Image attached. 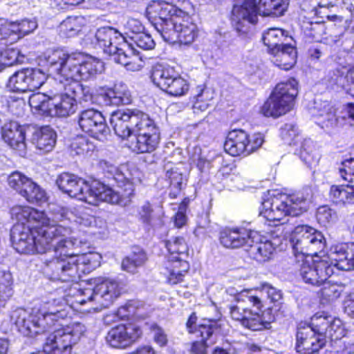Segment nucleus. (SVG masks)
Here are the masks:
<instances>
[{
    "mask_svg": "<svg viewBox=\"0 0 354 354\" xmlns=\"http://www.w3.org/2000/svg\"><path fill=\"white\" fill-rule=\"evenodd\" d=\"M81 201L93 206L106 201L111 196V188L97 179L86 180Z\"/></svg>",
    "mask_w": 354,
    "mask_h": 354,
    "instance_id": "24",
    "label": "nucleus"
},
{
    "mask_svg": "<svg viewBox=\"0 0 354 354\" xmlns=\"http://www.w3.org/2000/svg\"><path fill=\"white\" fill-rule=\"evenodd\" d=\"M137 218L138 221L145 226L151 227L155 219V212L153 204L149 201H145L137 211Z\"/></svg>",
    "mask_w": 354,
    "mask_h": 354,
    "instance_id": "51",
    "label": "nucleus"
},
{
    "mask_svg": "<svg viewBox=\"0 0 354 354\" xmlns=\"http://www.w3.org/2000/svg\"><path fill=\"white\" fill-rule=\"evenodd\" d=\"M198 317L196 312H192L188 317L185 323V326L189 334H198L200 333L201 326H210L212 329L220 328L222 326L227 325V322L222 319L218 318H207L204 317L201 319V322L196 324Z\"/></svg>",
    "mask_w": 354,
    "mask_h": 354,
    "instance_id": "33",
    "label": "nucleus"
},
{
    "mask_svg": "<svg viewBox=\"0 0 354 354\" xmlns=\"http://www.w3.org/2000/svg\"><path fill=\"white\" fill-rule=\"evenodd\" d=\"M8 186L28 203H41L47 200L45 191L32 178L19 171L11 172L7 178Z\"/></svg>",
    "mask_w": 354,
    "mask_h": 354,
    "instance_id": "14",
    "label": "nucleus"
},
{
    "mask_svg": "<svg viewBox=\"0 0 354 354\" xmlns=\"http://www.w3.org/2000/svg\"><path fill=\"white\" fill-rule=\"evenodd\" d=\"M113 178L115 183L112 186V204L121 207L129 205L136 194L134 183L119 169H116Z\"/></svg>",
    "mask_w": 354,
    "mask_h": 354,
    "instance_id": "19",
    "label": "nucleus"
},
{
    "mask_svg": "<svg viewBox=\"0 0 354 354\" xmlns=\"http://www.w3.org/2000/svg\"><path fill=\"white\" fill-rule=\"evenodd\" d=\"M328 196L331 201L336 205L354 204V186L346 185H333L330 187Z\"/></svg>",
    "mask_w": 354,
    "mask_h": 354,
    "instance_id": "35",
    "label": "nucleus"
},
{
    "mask_svg": "<svg viewBox=\"0 0 354 354\" xmlns=\"http://www.w3.org/2000/svg\"><path fill=\"white\" fill-rule=\"evenodd\" d=\"M233 6L230 14L232 26L239 32H245V22L256 24L258 15L282 16L288 6V0H232Z\"/></svg>",
    "mask_w": 354,
    "mask_h": 354,
    "instance_id": "5",
    "label": "nucleus"
},
{
    "mask_svg": "<svg viewBox=\"0 0 354 354\" xmlns=\"http://www.w3.org/2000/svg\"><path fill=\"white\" fill-rule=\"evenodd\" d=\"M70 148L76 155H84L95 150V146L84 136H77L71 140Z\"/></svg>",
    "mask_w": 354,
    "mask_h": 354,
    "instance_id": "48",
    "label": "nucleus"
},
{
    "mask_svg": "<svg viewBox=\"0 0 354 354\" xmlns=\"http://www.w3.org/2000/svg\"><path fill=\"white\" fill-rule=\"evenodd\" d=\"M109 283H111V281L106 279L101 282L97 283L93 289H85L84 291L91 292V295L88 297L87 300H96L99 303L101 309L108 308L110 304L109 299H105L104 301L102 299L105 296H109Z\"/></svg>",
    "mask_w": 354,
    "mask_h": 354,
    "instance_id": "39",
    "label": "nucleus"
},
{
    "mask_svg": "<svg viewBox=\"0 0 354 354\" xmlns=\"http://www.w3.org/2000/svg\"><path fill=\"white\" fill-rule=\"evenodd\" d=\"M165 177L169 183V197L175 199L180 195L183 189L184 176L178 168L172 167L167 171Z\"/></svg>",
    "mask_w": 354,
    "mask_h": 354,
    "instance_id": "38",
    "label": "nucleus"
},
{
    "mask_svg": "<svg viewBox=\"0 0 354 354\" xmlns=\"http://www.w3.org/2000/svg\"><path fill=\"white\" fill-rule=\"evenodd\" d=\"M336 73L337 79L342 81V86H349L346 93L354 99V64L337 68Z\"/></svg>",
    "mask_w": 354,
    "mask_h": 354,
    "instance_id": "46",
    "label": "nucleus"
},
{
    "mask_svg": "<svg viewBox=\"0 0 354 354\" xmlns=\"http://www.w3.org/2000/svg\"><path fill=\"white\" fill-rule=\"evenodd\" d=\"M265 142L261 132L250 133L236 128L229 131L224 142L225 151L233 157H248L257 152Z\"/></svg>",
    "mask_w": 354,
    "mask_h": 354,
    "instance_id": "9",
    "label": "nucleus"
},
{
    "mask_svg": "<svg viewBox=\"0 0 354 354\" xmlns=\"http://www.w3.org/2000/svg\"><path fill=\"white\" fill-rule=\"evenodd\" d=\"M130 45L127 42L126 37L118 30L112 27V47L115 50L118 48H128Z\"/></svg>",
    "mask_w": 354,
    "mask_h": 354,
    "instance_id": "64",
    "label": "nucleus"
},
{
    "mask_svg": "<svg viewBox=\"0 0 354 354\" xmlns=\"http://www.w3.org/2000/svg\"><path fill=\"white\" fill-rule=\"evenodd\" d=\"M252 234L243 226L225 227L220 232L219 240L225 248L237 249L248 245Z\"/></svg>",
    "mask_w": 354,
    "mask_h": 354,
    "instance_id": "22",
    "label": "nucleus"
},
{
    "mask_svg": "<svg viewBox=\"0 0 354 354\" xmlns=\"http://www.w3.org/2000/svg\"><path fill=\"white\" fill-rule=\"evenodd\" d=\"M131 101V95L127 85L122 82H115L112 86V106L127 105Z\"/></svg>",
    "mask_w": 354,
    "mask_h": 354,
    "instance_id": "44",
    "label": "nucleus"
},
{
    "mask_svg": "<svg viewBox=\"0 0 354 354\" xmlns=\"http://www.w3.org/2000/svg\"><path fill=\"white\" fill-rule=\"evenodd\" d=\"M288 37V32L283 29L272 28L264 32L262 40L265 46L268 47L270 54L277 52L278 49L286 45V40Z\"/></svg>",
    "mask_w": 354,
    "mask_h": 354,
    "instance_id": "34",
    "label": "nucleus"
},
{
    "mask_svg": "<svg viewBox=\"0 0 354 354\" xmlns=\"http://www.w3.org/2000/svg\"><path fill=\"white\" fill-rule=\"evenodd\" d=\"M342 167L339 169L342 178L348 183H354V158L342 162Z\"/></svg>",
    "mask_w": 354,
    "mask_h": 354,
    "instance_id": "59",
    "label": "nucleus"
},
{
    "mask_svg": "<svg viewBox=\"0 0 354 354\" xmlns=\"http://www.w3.org/2000/svg\"><path fill=\"white\" fill-rule=\"evenodd\" d=\"M136 45L144 50H151L155 47V41L151 35L145 32H138L132 37Z\"/></svg>",
    "mask_w": 354,
    "mask_h": 354,
    "instance_id": "58",
    "label": "nucleus"
},
{
    "mask_svg": "<svg viewBox=\"0 0 354 354\" xmlns=\"http://www.w3.org/2000/svg\"><path fill=\"white\" fill-rule=\"evenodd\" d=\"M82 19L79 17H68L59 25V32L64 37L77 35L82 29Z\"/></svg>",
    "mask_w": 354,
    "mask_h": 354,
    "instance_id": "45",
    "label": "nucleus"
},
{
    "mask_svg": "<svg viewBox=\"0 0 354 354\" xmlns=\"http://www.w3.org/2000/svg\"><path fill=\"white\" fill-rule=\"evenodd\" d=\"M274 251L275 247L271 240L263 235L252 234L247 249L250 259L265 263L272 258Z\"/></svg>",
    "mask_w": 354,
    "mask_h": 354,
    "instance_id": "21",
    "label": "nucleus"
},
{
    "mask_svg": "<svg viewBox=\"0 0 354 354\" xmlns=\"http://www.w3.org/2000/svg\"><path fill=\"white\" fill-rule=\"evenodd\" d=\"M57 133L50 126H43L35 131L33 141L36 147L43 151L53 150L56 143Z\"/></svg>",
    "mask_w": 354,
    "mask_h": 354,
    "instance_id": "32",
    "label": "nucleus"
},
{
    "mask_svg": "<svg viewBox=\"0 0 354 354\" xmlns=\"http://www.w3.org/2000/svg\"><path fill=\"white\" fill-rule=\"evenodd\" d=\"M46 61L50 66H56V78L63 85L64 93H34L29 97V105L44 116L68 117L76 111V97L82 90L80 82L100 73L102 62L82 52H68L60 48L53 50Z\"/></svg>",
    "mask_w": 354,
    "mask_h": 354,
    "instance_id": "2",
    "label": "nucleus"
},
{
    "mask_svg": "<svg viewBox=\"0 0 354 354\" xmlns=\"http://www.w3.org/2000/svg\"><path fill=\"white\" fill-rule=\"evenodd\" d=\"M266 290L270 304L262 313H254L250 308H245L243 312L234 305L230 307L232 319L239 322L244 328L252 331H261L270 328L271 323L283 313V295L280 290L270 285H264L261 291Z\"/></svg>",
    "mask_w": 354,
    "mask_h": 354,
    "instance_id": "6",
    "label": "nucleus"
},
{
    "mask_svg": "<svg viewBox=\"0 0 354 354\" xmlns=\"http://www.w3.org/2000/svg\"><path fill=\"white\" fill-rule=\"evenodd\" d=\"M239 300L248 301L253 308L257 310V313H262L265 310V309L263 310V304L261 298L259 295L253 294L250 290H243Z\"/></svg>",
    "mask_w": 354,
    "mask_h": 354,
    "instance_id": "57",
    "label": "nucleus"
},
{
    "mask_svg": "<svg viewBox=\"0 0 354 354\" xmlns=\"http://www.w3.org/2000/svg\"><path fill=\"white\" fill-rule=\"evenodd\" d=\"M86 180L73 174L63 172L58 176L56 184L63 193L80 201L83 197Z\"/></svg>",
    "mask_w": 354,
    "mask_h": 354,
    "instance_id": "25",
    "label": "nucleus"
},
{
    "mask_svg": "<svg viewBox=\"0 0 354 354\" xmlns=\"http://www.w3.org/2000/svg\"><path fill=\"white\" fill-rule=\"evenodd\" d=\"M12 26L14 35L21 38L32 32L37 27V22L35 19H23L12 21Z\"/></svg>",
    "mask_w": 354,
    "mask_h": 354,
    "instance_id": "50",
    "label": "nucleus"
},
{
    "mask_svg": "<svg viewBox=\"0 0 354 354\" xmlns=\"http://www.w3.org/2000/svg\"><path fill=\"white\" fill-rule=\"evenodd\" d=\"M17 221L10 230V239L19 254H45L53 247L54 254L37 265L39 272L54 282H72L80 277L79 260L69 245L73 243L64 236L66 229L50 224L44 210L27 205H15L10 209Z\"/></svg>",
    "mask_w": 354,
    "mask_h": 354,
    "instance_id": "1",
    "label": "nucleus"
},
{
    "mask_svg": "<svg viewBox=\"0 0 354 354\" xmlns=\"http://www.w3.org/2000/svg\"><path fill=\"white\" fill-rule=\"evenodd\" d=\"M310 198V191L306 187L289 193L270 189L262 197L259 215L268 225L278 226L287 216H299L306 212Z\"/></svg>",
    "mask_w": 354,
    "mask_h": 354,
    "instance_id": "4",
    "label": "nucleus"
},
{
    "mask_svg": "<svg viewBox=\"0 0 354 354\" xmlns=\"http://www.w3.org/2000/svg\"><path fill=\"white\" fill-rule=\"evenodd\" d=\"M306 256H300L295 262V270L306 283L320 286L333 274L332 262L323 259L313 260L306 259Z\"/></svg>",
    "mask_w": 354,
    "mask_h": 354,
    "instance_id": "12",
    "label": "nucleus"
},
{
    "mask_svg": "<svg viewBox=\"0 0 354 354\" xmlns=\"http://www.w3.org/2000/svg\"><path fill=\"white\" fill-rule=\"evenodd\" d=\"M324 286L318 291L320 303L324 305L335 301L342 295L343 287L335 283H324Z\"/></svg>",
    "mask_w": 354,
    "mask_h": 354,
    "instance_id": "40",
    "label": "nucleus"
},
{
    "mask_svg": "<svg viewBox=\"0 0 354 354\" xmlns=\"http://www.w3.org/2000/svg\"><path fill=\"white\" fill-rule=\"evenodd\" d=\"M10 323L12 327L21 335L34 337L48 330L37 313H30L24 309L13 311L10 315Z\"/></svg>",
    "mask_w": 354,
    "mask_h": 354,
    "instance_id": "15",
    "label": "nucleus"
},
{
    "mask_svg": "<svg viewBox=\"0 0 354 354\" xmlns=\"http://www.w3.org/2000/svg\"><path fill=\"white\" fill-rule=\"evenodd\" d=\"M26 77L24 68L17 71L10 76L7 86L13 92H28Z\"/></svg>",
    "mask_w": 354,
    "mask_h": 354,
    "instance_id": "53",
    "label": "nucleus"
},
{
    "mask_svg": "<svg viewBox=\"0 0 354 354\" xmlns=\"http://www.w3.org/2000/svg\"><path fill=\"white\" fill-rule=\"evenodd\" d=\"M148 260L145 250L138 245L132 247L129 255L124 257L121 261V268L127 272L134 274L138 269L143 266Z\"/></svg>",
    "mask_w": 354,
    "mask_h": 354,
    "instance_id": "31",
    "label": "nucleus"
},
{
    "mask_svg": "<svg viewBox=\"0 0 354 354\" xmlns=\"http://www.w3.org/2000/svg\"><path fill=\"white\" fill-rule=\"evenodd\" d=\"M136 141L131 143V150L137 153H151L159 147L161 140L157 122L147 113L140 117L133 128Z\"/></svg>",
    "mask_w": 354,
    "mask_h": 354,
    "instance_id": "10",
    "label": "nucleus"
},
{
    "mask_svg": "<svg viewBox=\"0 0 354 354\" xmlns=\"http://www.w3.org/2000/svg\"><path fill=\"white\" fill-rule=\"evenodd\" d=\"M144 308V304L138 299H129L120 306L114 313L118 319H129L138 317L140 309Z\"/></svg>",
    "mask_w": 354,
    "mask_h": 354,
    "instance_id": "41",
    "label": "nucleus"
},
{
    "mask_svg": "<svg viewBox=\"0 0 354 354\" xmlns=\"http://www.w3.org/2000/svg\"><path fill=\"white\" fill-rule=\"evenodd\" d=\"M78 124L82 131L97 140L106 138L109 133L104 116L94 109L81 111L78 116Z\"/></svg>",
    "mask_w": 354,
    "mask_h": 354,
    "instance_id": "16",
    "label": "nucleus"
},
{
    "mask_svg": "<svg viewBox=\"0 0 354 354\" xmlns=\"http://www.w3.org/2000/svg\"><path fill=\"white\" fill-rule=\"evenodd\" d=\"M196 89V93L193 97V109L204 111L212 105L215 91L205 84L198 85Z\"/></svg>",
    "mask_w": 354,
    "mask_h": 354,
    "instance_id": "36",
    "label": "nucleus"
},
{
    "mask_svg": "<svg viewBox=\"0 0 354 354\" xmlns=\"http://www.w3.org/2000/svg\"><path fill=\"white\" fill-rule=\"evenodd\" d=\"M37 315L48 330L55 326H64V320L72 319L75 309L62 298L53 299L41 305Z\"/></svg>",
    "mask_w": 354,
    "mask_h": 354,
    "instance_id": "13",
    "label": "nucleus"
},
{
    "mask_svg": "<svg viewBox=\"0 0 354 354\" xmlns=\"http://www.w3.org/2000/svg\"><path fill=\"white\" fill-rule=\"evenodd\" d=\"M12 277L8 272L0 271V295L10 299L13 294Z\"/></svg>",
    "mask_w": 354,
    "mask_h": 354,
    "instance_id": "56",
    "label": "nucleus"
},
{
    "mask_svg": "<svg viewBox=\"0 0 354 354\" xmlns=\"http://www.w3.org/2000/svg\"><path fill=\"white\" fill-rule=\"evenodd\" d=\"M236 165L234 162H226L223 161L217 173L215 179L217 183L222 184L223 187L229 185L235 175Z\"/></svg>",
    "mask_w": 354,
    "mask_h": 354,
    "instance_id": "49",
    "label": "nucleus"
},
{
    "mask_svg": "<svg viewBox=\"0 0 354 354\" xmlns=\"http://www.w3.org/2000/svg\"><path fill=\"white\" fill-rule=\"evenodd\" d=\"M189 88L188 82L182 77L177 71L162 91L169 95L179 97L185 95Z\"/></svg>",
    "mask_w": 354,
    "mask_h": 354,
    "instance_id": "42",
    "label": "nucleus"
},
{
    "mask_svg": "<svg viewBox=\"0 0 354 354\" xmlns=\"http://www.w3.org/2000/svg\"><path fill=\"white\" fill-rule=\"evenodd\" d=\"M19 50L17 48L6 47L0 50V71L19 62Z\"/></svg>",
    "mask_w": 354,
    "mask_h": 354,
    "instance_id": "54",
    "label": "nucleus"
},
{
    "mask_svg": "<svg viewBox=\"0 0 354 354\" xmlns=\"http://www.w3.org/2000/svg\"><path fill=\"white\" fill-rule=\"evenodd\" d=\"M176 71L174 66L161 63L153 64L149 72V77L153 84L160 90L166 88Z\"/></svg>",
    "mask_w": 354,
    "mask_h": 354,
    "instance_id": "30",
    "label": "nucleus"
},
{
    "mask_svg": "<svg viewBox=\"0 0 354 354\" xmlns=\"http://www.w3.org/2000/svg\"><path fill=\"white\" fill-rule=\"evenodd\" d=\"M333 214V210L329 206L322 205L317 209L316 219L320 225L326 226L332 220Z\"/></svg>",
    "mask_w": 354,
    "mask_h": 354,
    "instance_id": "61",
    "label": "nucleus"
},
{
    "mask_svg": "<svg viewBox=\"0 0 354 354\" xmlns=\"http://www.w3.org/2000/svg\"><path fill=\"white\" fill-rule=\"evenodd\" d=\"M123 66L130 71H139L145 66V61L138 54L131 52L128 59L124 62Z\"/></svg>",
    "mask_w": 354,
    "mask_h": 354,
    "instance_id": "60",
    "label": "nucleus"
},
{
    "mask_svg": "<svg viewBox=\"0 0 354 354\" xmlns=\"http://www.w3.org/2000/svg\"><path fill=\"white\" fill-rule=\"evenodd\" d=\"M97 44L102 48L111 46V26L99 28L95 33Z\"/></svg>",
    "mask_w": 354,
    "mask_h": 354,
    "instance_id": "62",
    "label": "nucleus"
},
{
    "mask_svg": "<svg viewBox=\"0 0 354 354\" xmlns=\"http://www.w3.org/2000/svg\"><path fill=\"white\" fill-rule=\"evenodd\" d=\"M2 138L13 149L24 147L26 140L25 129L17 122L10 121L2 127Z\"/></svg>",
    "mask_w": 354,
    "mask_h": 354,
    "instance_id": "28",
    "label": "nucleus"
},
{
    "mask_svg": "<svg viewBox=\"0 0 354 354\" xmlns=\"http://www.w3.org/2000/svg\"><path fill=\"white\" fill-rule=\"evenodd\" d=\"M326 344V338L317 334L310 327L303 326L297 328L295 346L297 353L316 354Z\"/></svg>",
    "mask_w": 354,
    "mask_h": 354,
    "instance_id": "18",
    "label": "nucleus"
},
{
    "mask_svg": "<svg viewBox=\"0 0 354 354\" xmlns=\"http://www.w3.org/2000/svg\"><path fill=\"white\" fill-rule=\"evenodd\" d=\"M291 242L295 256L317 255L326 246L324 236L317 229L307 225H298L292 232Z\"/></svg>",
    "mask_w": 354,
    "mask_h": 354,
    "instance_id": "11",
    "label": "nucleus"
},
{
    "mask_svg": "<svg viewBox=\"0 0 354 354\" xmlns=\"http://www.w3.org/2000/svg\"><path fill=\"white\" fill-rule=\"evenodd\" d=\"M332 261L340 270L349 271L354 269V242L341 243L336 245Z\"/></svg>",
    "mask_w": 354,
    "mask_h": 354,
    "instance_id": "27",
    "label": "nucleus"
},
{
    "mask_svg": "<svg viewBox=\"0 0 354 354\" xmlns=\"http://www.w3.org/2000/svg\"><path fill=\"white\" fill-rule=\"evenodd\" d=\"M298 93L299 82L295 77L277 83L260 106V114L274 119L287 114L294 109Z\"/></svg>",
    "mask_w": 354,
    "mask_h": 354,
    "instance_id": "8",
    "label": "nucleus"
},
{
    "mask_svg": "<svg viewBox=\"0 0 354 354\" xmlns=\"http://www.w3.org/2000/svg\"><path fill=\"white\" fill-rule=\"evenodd\" d=\"M168 253L165 263L166 283L170 286L182 284L190 270L189 247L183 236H172L164 241Z\"/></svg>",
    "mask_w": 354,
    "mask_h": 354,
    "instance_id": "7",
    "label": "nucleus"
},
{
    "mask_svg": "<svg viewBox=\"0 0 354 354\" xmlns=\"http://www.w3.org/2000/svg\"><path fill=\"white\" fill-rule=\"evenodd\" d=\"M147 113L138 109L112 110V129L122 140H127L134 133L133 128L140 117Z\"/></svg>",
    "mask_w": 354,
    "mask_h": 354,
    "instance_id": "17",
    "label": "nucleus"
},
{
    "mask_svg": "<svg viewBox=\"0 0 354 354\" xmlns=\"http://www.w3.org/2000/svg\"><path fill=\"white\" fill-rule=\"evenodd\" d=\"M347 330H346L342 322L336 317H333L330 324V327L327 330V335L332 342L339 341L343 344L342 339L346 337Z\"/></svg>",
    "mask_w": 354,
    "mask_h": 354,
    "instance_id": "52",
    "label": "nucleus"
},
{
    "mask_svg": "<svg viewBox=\"0 0 354 354\" xmlns=\"http://www.w3.org/2000/svg\"><path fill=\"white\" fill-rule=\"evenodd\" d=\"M333 317L328 312L319 310L311 317L310 322L306 326L326 338Z\"/></svg>",
    "mask_w": 354,
    "mask_h": 354,
    "instance_id": "37",
    "label": "nucleus"
},
{
    "mask_svg": "<svg viewBox=\"0 0 354 354\" xmlns=\"http://www.w3.org/2000/svg\"><path fill=\"white\" fill-rule=\"evenodd\" d=\"M227 325L222 326L220 328L212 329L210 326H201L200 333L196 334L199 339L194 340L190 343L189 352L190 354H207L209 344L207 341L213 336H225L228 330Z\"/></svg>",
    "mask_w": 354,
    "mask_h": 354,
    "instance_id": "26",
    "label": "nucleus"
},
{
    "mask_svg": "<svg viewBox=\"0 0 354 354\" xmlns=\"http://www.w3.org/2000/svg\"><path fill=\"white\" fill-rule=\"evenodd\" d=\"M274 64L279 68L283 71H289L294 67L297 63V52L295 46L291 44H286L274 52Z\"/></svg>",
    "mask_w": 354,
    "mask_h": 354,
    "instance_id": "29",
    "label": "nucleus"
},
{
    "mask_svg": "<svg viewBox=\"0 0 354 354\" xmlns=\"http://www.w3.org/2000/svg\"><path fill=\"white\" fill-rule=\"evenodd\" d=\"M317 6L320 8L328 9L333 7L346 8L350 12V21L354 19V5L350 0H322L317 3Z\"/></svg>",
    "mask_w": 354,
    "mask_h": 354,
    "instance_id": "55",
    "label": "nucleus"
},
{
    "mask_svg": "<svg viewBox=\"0 0 354 354\" xmlns=\"http://www.w3.org/2000/svg\"><path fill=\"white\" fill-rule=\"evenodd\" d=\"M75 344L71 335L66 333L65 328H59L48 335L44 348L53 354H71Z\"/></svg>",
    "mask_w": 354,
    "mask_h": 354,
    "instance_id": "23",
    "label": "nucleus"
},
{
    "mask_svg": "<svg viewBox=\"0 0 354 354\" xmlns=\"http://www.w3.org/2000/svg\"><path fill=\"white\" fill-rule=\"evenodd\" d=\"M142 335V328L136 324H118L112 328V348H127L135 344Z\"/></svg>",
    "mask_w": 354,
    "mask_h": 354,
    "instance_id": "20",
    "label": "nucleus"
},
{
    "mask_svg": "<svg viewBox=\"0 0 354 354\" xmlns=\"http://www.w3.org/2000/svg\"><path fill=\"white\" fill-rule=\"evenodd\" d=\"M301 28L306 37L315 41H320L324 33V25L319 22L303 21Z\"/></svg>",
    "mask_w": 354,
    "mask_h": 354,
    "instance_id": "47",
    "label": "nucleus"
},
{
    "mask_svg": "<svg viewBox=\"0 0 354 354\" xmlns=\"http://www.w3.org/2000/svg\"><path fill=\"white\" fill-rule=\"evenodd\" d=\"M145 12L167 42L190 46L200 37V28L193 18L195 6L190 0L153 1Z\"/></svg>",
    "mask_w": 354,
    "mask_h": 354,
    "instance_id": "3",
    "label": "nucleus"
},
{
    "mask_svg": "<svg viewBox=\"0 0 354 354\" xmlns=\"http://www.w3.org/2000/svg\"><path fill=\"white\" fill-rule=\"evenodd\" d=\"M26 76V86L28 91H34L39 88L46 81L47 76L39 68H24Z\"/></svg>",
    "mask_w": 354,
    "mask_h": 354,
    "instance_id": "43",
    "label": "nucleus"
},
{
    "mask_svg": "<svg viewBox=\"0 0 354 354\" xmlns=\"http://www.w3.org/2000/svg\"><path fill=\"white\" fill-rule=\"evenodd\" d=\"M149 330L154 333L153 340L160 347L165 346L167 344V336L164 330L156 323H153L149 326Z\"/></svg>",
    "mask_w": 354,
    "mask_h": 354,
    "instance_id": "63",
    "label": "nucleus"
}]
</instances>
